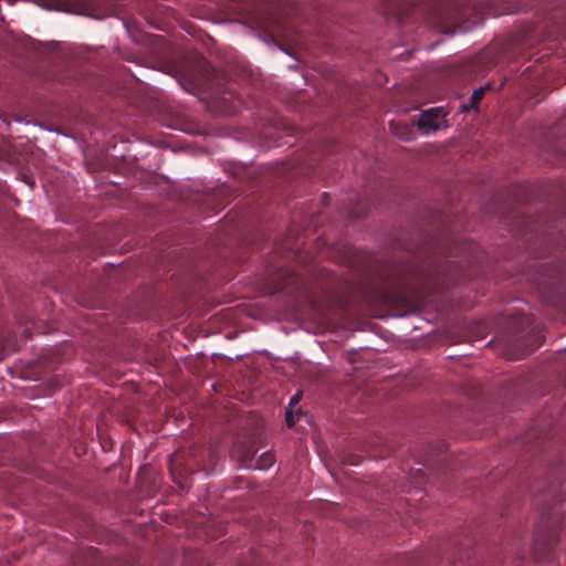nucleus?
Returning <instances> with one entry per match:
<instances>
[{"mask_svg":"<svg viewBox=\"0 0 566 566\" xmlns=\"http://www.w3.org/2000/svg\"><path fill=\"white\" fill-rule=\"evenodd\" d=\"M560 530L559 516H543L536 525L533 539V555L538 562H548L553 557L554 547Z\"/></svg>","mask_w":566,"mask_h":566,"instance_id":"nucleus-1","label":"nucleus"},{"mask_svg":"<svg viewBox=\"0 0 566 566\" xmlns=\"http://www.w3.org/2000/svg\"><path fill=\"white\" fill-rule=\"evenodd\" d=\"M193 457L195 452L189 450L176 452L170 458L171 474L174 476L179 475L180 481H178V483H180L182 488L186 486L188 476L199 468V462L192 459Z\"/></svg>","mask_w":566,"mask_h":566,"instance_id":"nucleus-2","label":"nucleus"},{"mask_svg":"<svg viewBox=\"0 0 566 566\" xmlns=\"http://www.w3.org/2000/svg\"><path fill=\"white\" fill-rule=\"evenodd\" d=\"M534 43V31L528 27L506 41L503 46V57L515 59L516 55L522 54L526 48H531Z\"/></svg>","mask_w":566,"mask_h":566,"instance_id":"nucleus-3","label":"nucleus"},{"mask_svg":"<svg viewBox=\"0 0 566 566\" xmlns=\"http://www.w3.org/2000/svg\"><path fill=\"white\" fill-rule=\"evenodd\" d=\"M544 73L545 69L542 65L527 66L518 80V85L525 90H528L530 87H539L542 85V77Z\"/></svg>","mask_w":566,"mask_h":566,"instance_id":"nucleus-4","label":"nucleus"},{"mask_svg":"<svg viewBox=\"0 0 566 566\" xmlns=\"http://www.w3.org/2000/svg\"><path fill=\"white\" fill-rule=\"evenodd\" d=\"M446 113L440 107L429 108L423 111L418 120L420 128H430L433 130L439 129L440 123L443 120Z\"/></svg>","mask_w":566,"mask_h":566,"instance_id":"nucleus-5","label":"nucleus"},{"mask_svg":"<svg viewBox=\"0 0 566 566\" xmlns=\"http://www.w3.org/2000/svg\"><path fill=\"white\" fill-rule=\"evenodd\" d=\"M218 103L220 109L226 115H234L240 111L241 107V98L232 91L223 92L220 97H218Z\"/></svg>","mask_w":566,"mask_h":566,"instance_id":"nucleus-6","label":"nucleus"},{"mask_svg":"<svg viewBox=\"0 0 566 566\" xmlns=\"http://www.w3.org/2000/svg\"><path fill=\"white\" fill-rule=\"evenodd\" d=\"M505 81H506V77H504L502 80V82L496 87V90L502 88L504 83H505ZM489 90H495V87H493V85L491 83H489L485 86H481V87L474 90L472 95H471V97H470V103L468 105H463V111L464 112H469L470 109L475 108L480 104L482 98L484 97L485 92L489 91Z\"/></svg>","mask_w":566,"mask_h":566,"instance_id":"nucleus-7","label":"nucleus"},{"mask_svg":"<svg viewBox=\"0 0 566 566\" xmlns=\"http://www.w3.org/2000/svg\"><path fill=\"white\" fill-rule=\"evenodd\" d=\"M274 461H275V459H274V455L272 453L264 452L258 459V461L255 463V469L266 470V469H269L270 467L273 465Z\"/></svg>","mask_w":566,"mask_h":566,"instance_id":"nucleus-8","label":"nucleus"},{"mask_svg":"<svg viewBox=\"0 0 566 566\" xmlns=\"http://www.w3.org/2000/svg\"><path fill=\"white\" fill-rule=\"evenodd\" d=\"M60 10H63L66 12H72V13H83L81 4L71 6V4L65 3L60 8Z\"/></svg>","mask_w":566,"mask_h":566,"instance_id":"nucleus-9","label":"nucleus"},{"mask_svg":"<svg viewBox=\"0 0 566 566\" xmlns=\"http://www.w3.org/2000/svg\"><path fill=\"white\" fill-rule=\"evenodd\" d=\"M285 421H286L287 427H290V428L295 424L296 418H295L293 411H291V410L286 411Z\"/></svg>","mask_w":566,"mask_h":566,"instance_id":"nucleus-10","label":"nucleus"},{"mask_svg":"<svg viewBox=\"0 0 566 566\" xmlns=\"http://www.w3.org/2000/svg\"><path fill=\"white\" fill-rule=\"evenodd\" d=\"M300 397H301V394L297 392L296 395H294L291 400H290V406H293V405H296L300 400Z\"/></svg>","mask_w":566,"mask_h":566,"instance_id":"nucleus-11","label":"nucleus"},{"mask_svg":"<svg viewBox=\"0 0 566 566\" xmlns=\"http://www.w3.org/2000/svg\"><path fill=\"white\" fill-rule=\"evenodd\" d=\"M472 247H473V243H472V242H469V247H468V249H472Z\"/></svg>","mask_w":566,"mask_h":566,"instance_id":"nucleus-12","label":"nucleus"}]
</instances>
